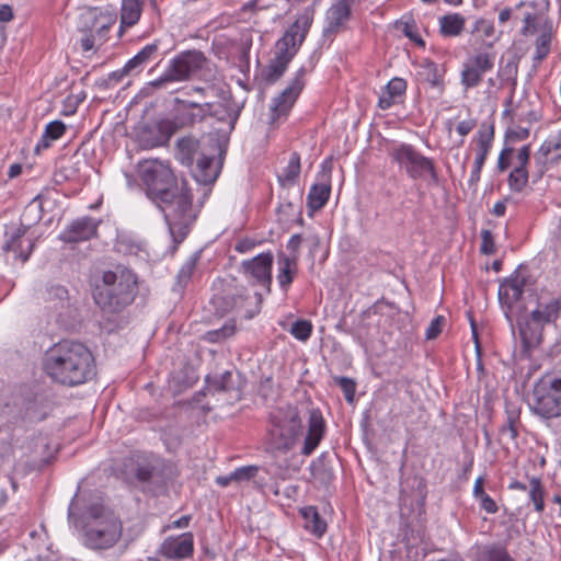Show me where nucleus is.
Masks as SVG:
<instances>
[{
    "mask_svg": "<svg viewBox=\"0 0 561 561\" xmlns=\"http://www.w3.org/2000/svg\"><path fill=\"white\" fill-rule=\"evenodd\" d=\"M257 470L259 468L255 466L240 467L232 472V478H234V482L249 481L255 477Z\"/></svg>",
    "mask_w": 561,
    "mask_h": 561,
    "instance_id": "nucleus-49",
    "label": "nucleus"
},
{
    "mask_svg": "<svg viewBox=\"0 0 561 561\" xmlns=\"http://www.w3.org/2000/svg\"><path fill=\"white\" fill-rule=\"evenodd\" d=\"M529 499L534 504L535 511L538 513L543 512L545 510V489L541 484V481L539 478H531L529 480Z\"/></svg>",
    "mask_w": 561,
    "mask_h": 561,
    "instance_id": "nucleus-37",
    "label": "nucleus"
},
{
    "mask_svg": "<svg viewBox=\"0 0 561 561\" xmlns=\"http://www.w3.org/2000/svg\"><path fill=\"white\" fill-rule=\"evenodd\" d=\"M162 554L172 559H184L192 556L194 551L193 535L182 534L178 537L167 538L161 546Z\"/></svg>",
    "mask_w": 561,
    "mask_h": 561,
    "instance_id": "nucleus-24",
    "label": "nucleus"
},
{
    "mask_svg": "<svg viewBox=\"0 0 561 561\" xmlns=\"http://www.w3.org/2000/svg\"><path fill=\"white\" fill-rule=\"evenodd\" d=\"M271 444L280 451L290 450L302 433V423L296 408L278 409L272 415Z\"/></svg>",
    "mask_w": 561,
    "mask_h": 561,
    "instance_id": "nucleus-6",
    "label": "nucleus"
},
{
    "mask_svg": "<svg viewBox=\"0 0 561 561\" xmlns=\"http://www.w3.org/2000/svg\"><path fill=\"white\" fill-rule=\"evenodd\" d=\"M232 374L225 371L219 378H216L211 385L215 390L227 391L231 388Z\"/></svg>",
    "mask_w": 561,
    "mask_h": 561,
    "instance_id": "nucleus-55",
    "label": "nucleus"
},
{
    "mask_svg": "<svg viewBox=\"0 0 561 561\" xmlns=\"http://www.w3.org/2000/svg\"><path fill=\"white\" fill-rule=\"evenodd\" d=\"M519 332L522 336L523 346L526 352H529L531 348L536 347L539 344L540 335H529L528 328H520Z\"/></svg>",
    "mask_w": 561,
    "mask_h": 561,
    "instance_id": "nucleus-53",
    "label": "nucleus"
},
{
    "mask_svg": "<svg viewBox=\"0 0 561 561\" xmlns=\"http://www.w3.org/2000/svg\"><path fill=\"white\" fill-rule=\"evenodd\" d=\"M495 55L490 53H479L469 58L461 71V84L466 89L477 87L484 72L491 70L494 66Z\"/></svg>",
    "mask_w": 561,
    "mask_h": 561,
    "instance_id": "nucleus-15",
    "label": "nucleus"
},
{
    "mask_svg": "<svg viewBox=\"0 0 561 561\" xmlns=\"http://www.w3.org/2000/svg\"><path fill=\"white\" fill-rule=\"evenodd\" d=\"M528 183V172L525 168L515 167L508 176L511 190L520 192Z\"/></svg>",
    "mask_w": 561,
    "mask_h": 561,
    "instance_id": "nucleus-42",
    "label": "nucleus"
},
{
    "mask_svg": "<svg viewBox=\"0 0 561 561\" xmlns=\"http://www.w3.org/2000/svg\"><path fill=\"white\" fill-rule=\"evenodd\" d=\"M480 501V506L489 514H495L499 511V507L495 501L488 494L482 495L478 499Z\"/></svg>",
    "mask_w": 561,
    "mask_h": 561,
    "instance_id": "nucleus-60",
    "label": "nucleus"
},
{
    "mask_svg": "<svg viewBox=\"0 0 561 561\" xmlns=\"http://www.w3.org/2000/svg\"><path fill=\"white\" fill-rule=\"evenodd\" d=\"M142 65H145V64L142 62L141 58L138 57V55H135L123 67V69L121 70V76H127V75L131 73L134 70H136L137 68L141 67Z\"/></svg>",
    "mask_w": 561,
    "mask_h": 561,
    "instance_id": "nucleus-61",
    "label": "nucleus"
},
{
    "mask_svg": "<svg viewBox=\"0 0 561 561\" xmlns=\"http://www.w3.org/2000/svg\"><path fill=\"white\" fill-rule=\"evenodd\" d=\"M530 319L538 323H550L558 319L556 314V309H553L550 304H547L542 307V309L538 308L530 312Z\"/></svg>",
    "mask_w": 561,
    "mask_h": 561,
    "instance_id": "nucleus-43",
    "label": "nucleus"
},
{
    "mask_svg": "<svg viewBox=\"0 0 561 561\" xmlns=\"http://www.w3.org/2000/svg\"><path fill=\"white\" fill-rule=\"evenodd\" d=\"M550 51V38L549 37H541L536 42V51L534 59L537 62L542 61L547 55Z\"/></svg>",
    "mask_w": 561,
    "mask_h": 561,
    "instance_id": "nucleus-52",
    "label": "nucleus"
},
{
    "mask_svg": "<svg viewBox=\"0 0 561 561\" xmlns=\"http://www.w3.org/2000/svg\"><path fill=\"white\" fill-rule=\"evenodd\" d=\"M197 259L198 257L196 255L191 256L180 268L176 276V284L180 287H185L191 280Z\"/></svg>",
    "mask_w": 561,
    "mask_h": 561,
    "instance_id": "nucleus-44",
    "label": "nucleus"
},
{
    "mask_svg": "<svg viewBox=\"0 0 561 561\" xmlns=\"http://www.w3.org/2000/svg\"><path fill=\"white\" fill-rule=\"evenodd\" d=\"M305 37H279L275 44L274 58L285 65H288L297 54Z\"/></svg>",
    "mask_w": 561,
    "mask_h": 561,
    "instance_id": "nucleus-26",
    "label": "nucleus"
},
{
    "mask_svg": "<svg viewBox=\"0 0 561 561\" xmlns=\"http://www.w3.org/2000/svg\"><path fill=\"white\" fill-rule=\"evenodd\" d=\"M170 195L154 203L164 215L173 242L181 243L197 218V211L193 206V194L186 181L178 183L171 190Z\"/></svg>",
    "mask_w": 561,
    "mask_h": 561,
    "instance_id": "nucleus-4",
    "label": "nucleus"
},
{
    "mask_svg": "<svg viewBox=\"0 0 561 561\" xmlns=\"http://www.w3.org/2000/svg\"><path fill=\"white\" fill-rule=\"evenodd\" d=\"M116 20L115 13L89 9L80 14L79 27L81 32L90 33V35H100L115 25Z\"/></svg>",
    "mask_w": 561,
    "mask_h": 561,
    "instance_id": "nucleus-17",
    "label": "nucleus"
},
{
    "mask_svg": "<svg viewBox=\"0 0 561 561\" xmlns=\"http://www.w3.org/2000/svg\"><path fill=\"white\" fill-rule=\"evenodd\" d=\"M300 173V158L298 153H293L283 174L279 176L282 185H293Z\"/></svg>",
    "mask_w": 561,
    "mask_h": 561,
    "instance_id": "nucleus-36",
    "label": "nucleus"
},
{
    "mask_svg": "<svg viewBox=\"0 0 561 561\" xmlns=\"http://www.w3.org/2000/svg\"><path fill=\"white\" fill-rule=\"evenodd\" d=\"M306 69L301 67L297 72L290 84L273 100L271 105V118L270 123H275L278 118L286 116L293 107L295 101L300 94L305 82L304 77Z\"/></svg>",
    "mask_w": 561,
    "mask_h": 561,
    "instance_id": "nucleus-13",
    "label": "nucleus"
},
{
    "mask_svg": "<svg viewBox=\"0 0 561 561\" xmlns=\"http://www.w3.org/2000/svg\"><path fill=\"white\" fill-rule=\"evenodd\" d=\"M550 2L549 0H533L525 4V15H529L527 19H523L522 33L524 35L536 34V35H552L554 32L553 21L549 18Z\"/></svg>",
    "mask_w": 561,
    "mask_h": 561,
    "instance_id": "nucleus-11",
    "label": "nucleus"
},
{
    "mask_svg": "<svg viewBox=\"0 0 561 561\" xmlns=\"http://www.w3.org/2000/svg\"><path fill=\"white\" fill-rule=\"evenodd\" d=\"M526 284L527 276L523 273L522 266H519L511 277L500 284V302L508 307L517 302L523 296Z\"/></svg>",
    "mask_w": 561,
    "mask_h": 561,
    "instance_id": "nucleus-21",
    "label": "nucleus"
},
{
    "mask_svg": "<svg viewBox=\"0 0 561 561\" xmlns=\"http://www.w3.org/2000/svg\"><path fill=\"white\" fill-rule=\"evenodd\" d=\"M519 411L517 409L506 410V422L501 427L500 434L503 438L515 442L518 436Z\"/></svg>",
    "mask_w": 561,
    "mask_h": 561,
    "instance_id": "nucleus-33",
    "label": "nucleus"
},
{
    "mask_svg": "<svg viewBox=\"0 0 561 561\" xmlns=\"http://www.w3.org/2000/svg\"><path fill=\"white\" fill-rule=\"evenodd\" d=\"M137 289L136 275L128 268L117 266L102 274L94 287L93 299L103 312L114 314L134 301Z\"/></svg>",
    "mask_w": 561,
    "mask_h": 561,
    "instance_id": "nucleus-2",
    "label": "nucleus"
},
{
    "mask_svg": "<svg viewBox=\"0 0 561 561\" xmlns=\"http://www.w3.org/2000/svg\"><path fill=\"white\" fill-rule=\"evenodd\" d=\"M66 130V126L61 121L50 122L42 135L41 140L36 145V151L41 149H47L50 142L59 139Z\"/></svg>",
    "mask_w": 561,
    "mask_h": 561,
    "instance_id": "nucleus-32",
    "label": "nucleus"
},
{
    "mask_svg": "<svg viewBox=\"0 0 561 561\" xmlns=\"http://www.w3.org/2000/svg\"><path fill=\"white\" fill-rule=\"evenodd\" d=\"M525 4L526 2H519L514 8H505L499 13V22L500 24H505L508 21H512L513 24H520L523 19L529 18V15H525Z\"/></svg>",
    "mask_w": 561,
    "mask_h": 561,
    "instance_id": "nucleus-38",
    "label": "nucleus"
},
{
    "mask_svg": "<svg viewBox=\"0 0 561 561\" xmlns=\"http://www.w3.org/2000/svg\"><path fill=\"white\" fill-rule=\"evenodd\" d=\"M422 68L426 82L440 93L443 91V75L438 66L432 61H425Z\"/></svg>",
    "mask_w": 561,
    "mask_h": 561,
    "instance_id": "nucleus-39",
    "label": "nucleus"
},
{
    "mask_svg": "<svg viewBox=\"0 0 561 561\" xmlns=\"http://www.w3.org/2000/svg\"><path fill=\"white\" fill-rule=\"evenodd\" d=\"M204 62L205 57L201 51H184L174 58L164 73L159 79L151 81L150 85L163 88L169 82L186 80L201 69Z\"/></svg>",
    "mask_w": 561,
    "mask_h": 561,
    "instance_id": "nucleus-10",
    "label": "nucleus"
},
{
    "mask_svg": "<svg viewBox=\"0 0 561 561\" xmlns=\"http://www.w3.org/2000/svg\"><path fill=\"white\" fill-rule=\"evenodd\" d=\"M465 25V19L458 14H448L439 18L440 32L444 35H459Z\"/></svg>",
    "mask_w": 561,
    "mask_h": 561,
    "instance_id": "nucleus-34",
    "label": "nucleus"
},
{
    "mask_svg": "<svg viewBox=\"0 0 561 561\" xmlns=\"http://www.w3.org/2000/svg\"><path fill=\"white\" fill-rule=\"evenodd\" d=\"M331 194V163L322 164L321 182L311 186L307 196V206L311 211L320 210L328 202Z\"/></svg>",
    "mask_w": 561,
    "mask_h": 561,
    "instance_id": "nucleus-19",
    "label": "nucleus"
},
{
    "mask_svg": "<svg viewBox=\"0 0 561 561\" xmlns=\"http://www.w3.org/2000/svg\"><path fill=\"white\" fill-rule=\"evenodd\" d=\"M158 49L157 43L145 46L137 55L141 58L144 64H147Z\"/></svg>",
    "mask_w": 561,
    "mask_h": 561,
    "instance_id": "nucleus-63",
    "label": "nucleus"
},
{
    "mask_svg": "<svg viewBox=\"0 0 561 561\" xmlns=\"http://www.w3.org/2000/svg\"><path fill=\"white\" fill-rule=\"evenodd\" d=\"M34 240L26 237V229L22 225L5 226L3 251L12 252L15 259L26 262L34 249Z\"/></svg>",
    "mask_w": 561,
    "mask_h": 561,
    "instance_id": "nucleus-14",
    "label": "nucleus"
},
{
    "mask_svg": "<svg viewBox=\"0 0 561 561\" xmlns=\"http://www.w3.org/2000/svg\"><path fill=\"white\" fill-rule=\"evenodd\" d=\"M137 174L145 186L147 196L153 202L169 196V190L178 184L169 162L160 159L140 161L137 165Z\"/></svg>",
    "mask_w": 561,
    "mask_h": 561,
    "instance_id": "nucleus-5",
    "label": "nucleus"
},
{
    "mask_svg": "<svg viewBox=\"0 0 561 561\" xmlns=\"http://www.w3.org/2000/svg\"><path fill=\"white\" fill-rule=\"evenodd\" d=\"M445 318L443 316H437L435 317L428 328L426 329V332H425V337L427 340H434L436 339L443 331V327L445 324Z\"/></svg>",
    "mask_w": 561,
    "mask_h": 561,
    "instance_id": "nucleus-50",
    "label": "nucleus"
},
{
    "mask_svg": "<svg viewBox=\"0 0 561 561\" xmlns=\"http://www.w3.org/2000/svg\"><path fill=\"white\" fill-rule=\"evenodd\" d=\"M529 137V129L526 127H516L507 130L506 138L513 141L515 140H525Z\"/></svg>",
    "mask_w": 561,
    "mask_h": 561,
    "instance_id": "nucleus-58",
    "label": "nucleus"
},
{
    "mask_svg": "<svg viewBox=\"0 0 561 561\" xmlns=\"http://www.w3.org/2000/svg\"><path fill=\"white\" fill-rule=\"evenodd\" d=\"M324 420L320 410L311 409L308 419V433L301 449L302 455L309 456L313 453L324 435Z\"/></svg>",
    "mask_w": 561,
    "mask_h": 561,
    "instance_id": "nucleus-22",
    "label": "nucleus"
},
{
    "mask_svg": "<svg viewBox=\"0 0 561 561\" xmlns=\"http://www.w3.org/2000/svg\"><path fill=\"white\" fill-rule=\"evenodd\" d=\"M98 224L89 217L72 221L61 233L60 239L67 243L85 241L96 234Z\"/></svg>",
    "mask_w": 561,
    "mask_h": 561,
    "instance_id": "nucleus-23",
    "label": "nucleus"
},
{
    "mask_svg": "<svg viewBox=\"0 0 561 561\" xmlns=\"http://www.w3.org/2000/svg\"><path fill=\"white\" fill-rule=\"evenodd\" d=\"M312 332V324L307 320H297L291 324L290 333L299 341H307Z\"/></svg>",
    "mask_w": 561,
    "mask_h": 561,
    "instance_id": "nucleus-46",
    "label": "nucleus"
},
{
    "mask_svg": "<svg viewBox=\"0 0 561 561\" xmlns=\"http://www.w3.org/2000/svg\"><path fill=\"white\" fill-rule=\"evenodd\" d=\"M287 66L288 65H285L284 62L272 59L270 66L264 72V79L270 83L277 81L284 75Z\"/></svg>",
    "mask_w": 561,
    "mask_h": 561,
    "instance_id": "nucleus-47",
    "label": "nucleus"
},
{
    "mask_svg": "<svg viewBox=\"0 0 561 561\" xmlns=\"http://www.w3.org/2000/svg\"><path fill=\"white\" fill-rule=\"evenodd\" d=\"M236 327L225 324L221 329L208 332L209 340L213 342H218L222 339L229 337L234 333Z\"/></svg>",
    "mask_w": 561,
    "mask_h": 561,
    "instance_id": "nucleus-56",
    "label": "nucleus"
},
{
    "mask_svg": "<svg viewBox=\"0 0 561 561\" xmlns=\"http://www.w3.org/2000/svg\"><path fill=\"white\" fill-rule=\"evenodd\" d=\"M273 261L274 257L271 252H263L241 263L247 279L252 285L262 286L265 294L271 293Z\"/></svg>",
    "mask_w": 561,
    "mask_h": 561,
    "instance_id": "nucleus-12",
    "label": "nucleus"
},
{
    "mask_svg": "<svg viewBox=\"0 0 561 561\" xmlns=\"http://www.w3.org/2000/svg\"><path fill=\"white\" fill-rule=\"evenodd\" d=\"M141 481H158L156 468L140 467L136 473Z\"/></svg>",
    "mask_w": 561,
    "mask_h": 561,
    "instance_id": "nucleus-59",
    "label": "nucleus"
},
{
    "mask_svg": "<svg viewBox=\"0 0 561 561\" xmlns=\"http://www.w3.org/2000/svg\"><path fill=\"white\" fill-rule=\"evenodd\" d=\"M494 139V127L490 124H481L478 131L477 154L473 168L469 178V185L476 186L480 181L481 170L492 147Z\"/></svg>",
    "mask_w": 561,
    "mask_h": 561,
    "instance_id": "nucleus-16",
    "label": "nucleus"
},
{
    "mask_svg": "<svg viewBox=\"0 0 561 561\" xmlns=\"http://www.w3.org/2000/svg\"><path fill=\"white\" fill-rule=\"evenodd\" d=\"M354 0H336L327 12L324 33L344 32V24L351 15V4Z\"/></svg>",
    "mask_w": 561,
    "mask_h": 561,
    "instance_id": "nucleus-25",
    "label": "nucleus"
},
{
    "mask_svg": "<svg viewBox=\"0 0 561 561\" xmlns=\"http://www.w3.org/2000/svg\"><path fill=\"white\" fill-rule=\"evenodd\" d=\"M336 381L340 385V387L342 388V390L345 394L346 401L353 402L354 396H355V389H356L355 382L347 377H339V378H336Z\"/></svg>",
    "mask_w": 561,
    "mask_h": 561,
    "instance_id": "nucleus-51",
    "label": "nucleus"
},
{
    "mask_svg": "<svg viewBox=\"0 0 561 561\" xmlns=\"http://www.w3.org/2000/svg\"><path fill=\"white\" fill-rule=\"evenodd\" d=\"M313 21V10L306 9L289 26L284 35H306Z\"/></svg>",
    "mask_w": 561,
    "mask_h": 561,
    "instance_id": "nucleus-35",
    "label": "nucleus"
},
{
    "mask_svg": "<svg viewBox=\"0 0 561 561\" xmlns=\"http://www.w3.org/2000/svg\"><path fill=\"white\" fill-rule=\"evenodd\" d=\"M552 153L549 146L543 144L539 147L538 151L535 153V164L537 167L538 178H541L543 173L547 171V165L549 162V156Z\"/></svg>",
    "mask_w": 561,
    "mask_h": 561,
    "instance_id": "nucleus-45",
    "label": "nucleus"
},
{
    "mask_svg": "<svg viewBox=\"0 0 561 561\" xmlns=\"http://www.w3.org/2000/svg\"><path fill=\"white\" fill-rule=\"evenodd\" d=\"M43 369L53 381L69 387L84 383L95 375L92 353L76 341H61L49 347L43 357Z\"/></svg>",
    "mask_w": 561,
    "mask_h": 561,
    "instance_id": "nucleus-1",
    "label": "nucleus"
},
{
    "mask_svg": "<svg viewBox=\"0 0 561 561\" xmlns=\"http://www.w3.org/2000/svg\"><path fill=\"white\" fill-rule=\"evenodd\" d=\"M141 11L142 9L139 0H123L118 35L124 33L125 27L133 26L139 21Z\"/></svg>",
    "mask_w": 561,
    "mask_h": 561,
    "instance_id": "nucleus-29",
    "label": "nucleus"
},
{
    "mask_svg": "<svg viewBox=\"0 0 561 561\" xmlns=\"http://www.w3.org/2000/svg\"><path fill=\"white\" fill-rule=\"evenodd\" d=\"M171 133L164 123L145 125L137 130L136 141L141 149H152L165 145Z\"/></svg>",
    "mask_w": 561,
    "mask_h": 561,
    "instance_id": "nucleus-20",
    "label": "nucleus"
},
{
    "mask_svg": "<svg viewBox=\"0 0 561 561\" xmlns=\"http://www.w3.org/2000/svg\"><path fill=\"white\" fill-rule=\"evenodd\" d=\"M405 80L401 78L391 79L379 96L378 106L382 110H388L396 103V100L405 92Z\"/></svg>",
    "mask_w": 561,
    "mask_h": 561,
    "instance_id": "nucleus-27",
    "label": "nucleus"
},
{
    "mask_svg": "<svg viewBox=\"0 0 561 561\" xmlns=\"http://www.w3.org/2000/svg\"><path fill=\"white\" fill-rule=\"evenodd\" d=\"M396 32L401 33L404 36L417 35L419 30L415 26V21L411 16H403L394 23Z\"/></svg>",
    "mask_w": 561,
    "mask_h": 561,
    "instance_id": "nucleus-48",
    "label": "nucleus"
},
{
    "mask_svg": "<svg viewBox=\"0 0 561 561\" xmlns=\"http://www.w3.org/2000/svg\"><path fill=\"white\" fill-rule=\"evenodd\" d=\"M262 301V293L249 294L245 288H237L222 296L214 297V302L221 308L222 312L234 311L244 319H252L256 316L261 310Z\"/></svg>",
    "mask_w": 561,
    "mask_h": 561,
    "instance_id": "nucleus-9",
    "label": "nucleus"
},
{
    "mask_svg": "<svg viewBox=\"0 0 561 561\" xmlns=\"http://www.w3.org/2000/svg\"><path fill=\"white\" fill-rule=\"evenodd\" d=\"M552 152H557V158H561V131L556 136L543 141Z\"/></svg>",
    "mask_w": 561,
    "mask_h": 561,
    "instance_id": "nucleus-64",
    "label": "nucleus"
},
{
    "mask_svg": "<svg viewBox=\"0 0 561 561\" xmlns=\"http://www.w3.org/2000/svg\"><path fill=\"white\" fill-rule=\"evenodd\" d=\"M80 527L85 547L106 550L114 547L123 534L118 516L102 503L90 504L80 517Z\"/></svg>",
    "mask_w": 561,
    "mask_h": 561,
    "instance_id": "nucleus-3",
    "label": "nucleus"
},
{
    "mask_svg": "<svg viewBox=\"0 0 561 561\" xmlns=\"http://www.w3.org/2000/svg\"><path fill=\"white\" fill-rule=\"evenodd\" d=\"M176 147L182 156V160L191 162L198 149V141L192 137H183L178 140Z\"/></svg>",
    "mask_w": 561,
    "mask_h": 561,
    "instance_id": "nucleus-41",
    "label": "nucleus"
},
{
    "mask_svg": "<svg viewBox=\"0 0 561 561\" xmlns=\"http://www.w3.org/2000/svg\"><path fill=\"white\" fill-rule=\"evenodd\" d=\"M305 519V528L321 537L327 530V524L321 519L317 508L314 506H306L300 511Z\"/></svg>",
    "mask_w": 561,
    "mask_h": 561,
    "instance_id": "nucleus-31",
    "label": "nucleus"
},
{
    "mask_svg": "<svg viewBox=\"0 0 561 561\" xmlns=\"http://www.w3.org/2000/svg\"><path fill=\"white\" fill-rule=\"evenodd\" d=\"M182 104L187 108V111L182 114V124L192 125L196 122H202L207 115H210V103L198 104L195 102L182 101Z\"/></svg>",
    "mask_w": 561,
    "mask_h": 561,
    "instance_id": "nucleus-30",
    "label": "nucleus"
},
{
    "mask_svg": "<svg viewBox=\"0 0 561 561\" xmlns=\"http://www.w3.org/2000/svg\"><path fill=\"white\" fill-rule=\"evenodd\" d=\"M494 32L493 24L486 19H479L476 21L471 33H479L482 35H492Z\"/></svg>",
    "mask_w": 561,
    "mask_h": 561,
    "instance_id": "nucleus-57",
    "label": "nucleus"
},
{
    "mask_svg": "<svg viewBox=\"0 0 561 561\" xmlns=\"http://www.w3.org/2000/svg\"><path fill=\"white\" fill-rule=\"evenodd\" d=\"M278 266V284L284 291H287L298 273L297 257L280 256Z\"/></svg>",
    "mask_w": 561,
    "mask_h": 561,
    "instance_id": "nucleus-28",
    "label": "nucleus"
},
{
    "mask_svg": "<svg viewBox=\"0 0 561 561\" xmlns=\"http://www.w3.org/2000/svg\"><path fill=\"white\" fill-rule=\"evenodd\" d=\"M214 147L218 151L219 159L215 161L213 156L202 154L196 162V170L194 176L198 183L204 185L213 184L220 173L222 163V154L225 150L218 141H214Z\"/></svg>",
    "mask_w": 561,
    "mask_h": 561,
    "instance_id": "nucleus-18",
    "label": "nucleus"
},
{
    "mask_svg": "<svg viewBox=\"0 0 561 561\" xmlns=\"http://www.w3.org/2000/svg\"><path fill=\"white\" fill-rule=\"evenodd\" d=\"M481 252L484 254H493L495 252V244L492 232L490 230H482Z\"/></svg>",
    "mask_w": 561,
    "mask_h": 561,
    "instance_id": "nucleus-54",
    "label": "nucleus"
},
{
    "mask_svg": "<svg viewBox=\"0 0 561 561\" xmlns=\"http://www.w3.org/2000/svg\"><path fill=\"white\" fill-rule=\"evenodd\" d=\"M529 157H530V146L525 145L517 152V156H516L517 165L516 167L526 169V167L529 162Z\"/></svg>",
    "mask_w": 561,
    "mask_h": 561,
    "instance_id": "nucleus-62",
    "label": "nucleus"
},
{
    "mask_svg": "<svg viewBox=\"0 0 561 561\" xmlns=\"http://www.w3.org/2000/svg\"><path fill=\"white\" fill-rule=\"evenodd\" d=\"M479 561H513L505 548L500 545L485 547Z\"/></svg>",
    "mask_w": 561,
    "mask_h": 561,
    "instance_id": "nucleus-40",
    "label": "nucleus"
},
{
    "mask_svg": "<svg viewBox=\"0 0 561 561\" xmlns=\"http://www.w3.org/2000/svg\"><path fill=\"white\" fill-rule=\"evenodd\" d=\"M533 411L541 417L551 419L561 415V373L547 374L534 387Z\"/></svg>",
    "mask_w": 561,
    "mask_h": 561,
    "instance_id": "nucleus-7",
    "label": "nucleus"
},
{
    "mask_svg": "<svg viewBox=\"0 0 561 561\" xmlns=\"http://www.w3.org/2000/svg\"><path fill=\"white\" fill-rule=\"evenodd\" d=\"M390 157L412 180L430 179L433 183L438 182L434 162L413 146L400 144L391 149Z\"/></svg>",
    "mask_w": 561,
    "mask_h": 561,
    "instance_id": "nucleus-8",
    "label": "nucleus"
}]
</instances>
